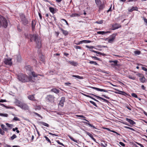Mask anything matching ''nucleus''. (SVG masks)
Segmentation results:
<instances>
[{
  "label": "nucleus",
  "mask_w": 147,
  "mask_h": 147,
  "mask_svg": "<svg viewBox=\"0 0 147 147\" xmlns=\"http://www.w3.org/2000/svg\"><path fill=\"white\" fill-rule=\"evenodd\" d=\"M30 40L31 42L32 40L34 41L36 45V47L39 49L41 47V40L40 38L38 37L37 34H34L33 35L30 34Z\"/></svg>",
  "instance_id": "1"
},
{
  "label": "nucleus",
  "mask_w": 147,
  "mask_h": 147,
  "mask_svg": "<svg viewBox=\"0 0 147 147\" xmlns=\"http://www.w3.org/2000/svg\"><path fill=\"white\" fill-rule=\"evenodd\" d=\"M18 79L20 81L23 82H28L29 81H33L31 76L28 77L26 75L22 74H20L18 75Z\"/></svg>",
  "instance_id": "2"
},
{
  "label": "nucleus",
  "mask_w": 147,
  "mask_h": 147,
  "mask_svg": "<svg viewBox=\"0 0 147 147\" xmlns=\"http://www.w3.org/2000/svg\"><path fill=\"white\" fill-rule=\"evenodd\" d=\"M1 21L0 20V27L1 26L6 28L7 26V22L5 18L3 17L1 18Z\"/></svg>",
  "instance_id": "3"
},
{
  "label": "nucleus",
  "mask_w": 147,
  "mask_h": 147,
  "mask_svg": "<svg viewBox=\"0 0 147 147\" xmlns=\"http://www.w3.org/2000/svg\"><path fill=\"white\" fill-rule=\"evenodd\" d=\"M20 18L21 22L24 25H26L28 23V21L26 19L25 16L24 14H22L20 15Z\"/></svg>",
  "instance_id": "4"
},
{
  "label": "nucleus",
  "mask_w": 147,
  "mask_h": 147,
  "mask_svg": "<svg viewBox=\"0 0 147 147\" xmlns=\"http://www.w3.org/2000/svg\"><path fill=\"white\" fill-rule=\"evenodd\" d=\"M54 97L51 95H49L47 96L46 99L48 101L53 102L54 101Z\"/></svg>",
  "instance_id": "5"
},
{
  "label": "nucleus",
  "mask_w": 147,
  "mask_h": 147,
  "mask_svg": "<svg viewBox=\"0 0 147 147\" xmlns=\"http://www.w3.org/2000/svg\"><path fill=\"white\" fill-rule=\"evenodd\" d=\"M19 107L22 109L24 110H28V106L24 103H22L21 105H20Z\"/></svg>",
  "instance_id": "6"
},
{
  "label": "nucleus",
  "mask_w": 147,
  "mask_h": 147,
  "mask_svg": "<svg viewBox=\"0 0 147 147\" xmlns=\"http://www.w3.org/2000/svg\"><path fill=\"white\" fill-rule=\"evenodd\" d=\"M90 88L94 89L95 90L98 91H99L101 92H108V90H107L105 89H100L96 87H91Z\"/></svg>",
  "instance_id": "7"
},
{
  "label": "nucleus",
  "mask_w": 147,
  "mask_h": 147,
  "mask_svg": "<svg viewBox=\"0 0 147 147\" xmlns=\"http://www.w3.org/2000/svg\"><path fill=\"white\" fill-rule=\"evenodd\" d=\"M65 98L64 97H61V100L59 103V105L61 107L63 106L64 102H65Z\"/></svg>",
  "instance_id": "8"
},
{
  "label": "nucleus",
  "mask_w": 147,
  "mask_h": 147,
  "mask_svg": "<svg viewBox=\"0 0 147 147\" xmlns=\"http://www.w3.org/2000/svg\"><path fill=\"white\" fill-rule=\"evenodd\" d=\"M91 42V41L89 40H84L80 41L78 43H75V44L77 45H79L82 43H89Z\"/></svg>",
  "instance_id": "9"
},
{
  "label": "nucleus",
  "mask_w": 147,
  "mask_h": 147,
  "mask_svg": "<svg viewBox=\"0 0 147 147\" xmlns=\"http://www.w3.org/2000/svg\"><path fill=\"white\" fill-rule=\"evenodd\" d=\"M4 63L6 65H11L12 64L11 59H5L4 61Z\"/></svg>",
  "instance_id": "10"
},
{
  "label": "nucleus",
  "mask_w": 147,
  "mask_h": 147,
  "mask_svg": "<svg viewBox=\"0 0 147 147\" xmlns=\"http://www.w3.org/2000/svg\"><path fill=\"white\" fill-rule=\"evenodd\" d=\"M112 27L113 28V30H115L121 27V25L118 24H115L112 25Z\"/></svg>",
  "instance_id": "11"
},
{
  "label": "nucleus",
  "mask_w": 147,
  "mask_h": 147,
  "mask_svg": "<svg viewBox=\"0 0 147 147\" xmlns=\"http://www.w3.org/2000/svg\"><path fill=\"white\" fill-rule=\"evenodd\" d=\"M59 28L62 32L63 34L65 36L67 35L68 34V32L67 30H64L60 27Z\"/></svg>",
  "instance_id": "12"
},
{
  "label": "nucleus",
  "mask_w": 147,
  "mask_h": 147,
  "mask_svg": "<svg viewBox=\"0 0 147 147\" xmlns=\"http://www.w3.org/2000/svg\"><path fill=\"white\" fill-rule=\"evenodd\" d=\"M91 94L92 95H93V96H95V97H96L100 99H101L102 100H104V101H105V102L107 103H108L109 102V101L107 100H106V99H104V98H102L101 97H100L99 96H97L95 95L94 94Z\"/></svg>",
  "instance_id": "13"
},
{
  "label": "nucleus",
  "mask_w": 147,
  "mask_h": 147,
  "mask_svg": "<svg viewBox=\"0 0 147 147\" xmlns=\"http://www.w3.org/2000/svg\"><path fill=\"white\" fill-rule=\"evenodd\" d=\"M99 12H100V11L102 10L105 7V5L103 3L99 5Z\"/></svg>",
  "instance_id": "14"
},
{
  "label": "nucleus",
  "mask_w": 147,
  "mask_h": 147,
  "mask_svg": "<svg viewBox=\"0 0 147 147\" xmlns=\"http://www.w3.org/2000/svg\"><path fill=\"white\" fill-rule=\"evenodd\" d=\"M115 34L112 35L111 36V37L110 38V39L109 40V42L110 43L112 42H113L115 39Z\"/></svg>",
  "instance_id": "15"
},
{
  "label": "nucleus",
  "mask_w": 147,
  "mask_h": 147,
  "mask_svg": "<svg viewBox=\"0 0 147 147\" xmlns=\"http://www.w3.org/2000/svg\"><path fill=\"white\" fill-rule=\"evenodd\" d=\"M126 120L127 121L129 122L131 124L134 125L136 123L135 122H134L133 120L130 119L126 118Z\"/></svg>",
  "instance_id": "16"
},
{
  "label": "nucleus",
  "mask_w": 147,
  "mask_h": 147,
  "mask_svg": "<svg viewBox=\"0 0 147 147\" xmlns=\"http://www.w3.org/2000/svg\"><path fill=\"white\" fill-rule=\"evenodd\" d=\"M86 133L87 135L90 137L95 142L96 141V139L93 138V136L90 133L86 131Z\"/></svg>",
  "instance_id": "17"
},
{
  "label": "nucleus",
  "mask_w": 147,
  "mask_h": 147,
  "mask_svg": "<svg viewBox=\"0 0 147 147\" xmlns=\"http://www.w3.org/2000/svg\"><path fill=\"white\" fill-rule=\"evenodd\" d=\"M34 96V95H29L28 96V98L30 100H35V99Z\"/></svg>",
  "instance_id": "18"
},
{
  "label": "nucleus",
  "mask_w": 147,
  "mask_h": 147,
  "mask_svg": "<svg viewBox=\"0 0 147 147\" xmlns=\"http://www.w3.org/2000/svg\"><path fill=\"white\" fill-rule=\"evenodd\" d=\"M134 10H136V11H138V8L137 7H133L131 9H128V11L129 12H131L133 11Z\"/></svg>",
  "instance_id": "19"
},
{
  "label": "nucleus",
  "mask_w": 147,
  "mask_h": 147,
  "mask_svg": "<svg viewBox=\"0 0 147 147\" xmlns=\"http://www.w3.org/2000/svg\"><path fill=\"white\" fill-rule=\"evenodd\" d=\"M69 63L71 65L76 66L78 65V63L76 62H75L74 61H69Z\"/></svg>",
  "instance_id": "20"
},
{
  "label": "nucleus",
  "mask_w": 147,
  "mask_h": 147,
  "mask_svg": "<svg viewBox=\"0 0 147 147\" xmlns=\"http://www.w3.org/2000/svg\"><path fill=\"white\" fill-rule=\"evenodd\" d=\"M36 25V22L34 20H32V29L33 30L35 29V26Z\"/></svg>",
  "instance_id": "21"
},
{
  "label": "nucleus",
  "mask_w": 147,
  "mask_h": 147,
  "mask_svg": "<svg viewBox=\"0 0 147 147\" xmlns=\"http://www.w3.org/2000/svg\"><path fill=\"white\" fill-rule=\"evenodd\" d=\"M139 80L142 83H144L146 80V78L143 76L142 77L140 78Z\"/></svg>",
  "instance_id": "22"
},
{
  "label": "nucleus",
  "mask_w": 147,
  "mask_h": 147,
  "mask_svg": "<svg viewBox=\"0 0 147 147\" xmlns=\"http://www.w3.org/2000/svg\"><path fill=\"white\" fill-rule=\"evenodd\" d=\"M51 91L53 92L56 93H57L59 92V90H57L56 88H53L51 90Z\"/></svg>",
  "instance_id": "23"
},
{
  "label": "nucleus",
  "mask_w": 147,
  "mask_h": 147,
  "mask_svg": "<svg viewBox=\"0 0 147 147\" xmlns=\"http://www.w3.org/2000/svg\"><path fill=\"white\" fill-rule=\"evenodd\" d=\"M109 32H105V31H98L97 32V33L98 34H101L102 35H104L106 33Z\"/></svg>",
  "instance_id": "24"
},
{
  "label": "nucleus",
  "mask_w": 147,
  "mask_h": 147,
  "mask_svg": "<svg viewBox=\"0 0 147 147\" xmlns=\"http://www.w3.org/2000/svg\"><path fill=\"white\" fill-rule=\"evenodd\" d=\"M1 126L2 129L6 131L8 130V129L7 128L5 127V126L4 125L1 124Z\"/></svg>",
  "instance_id": "25"
},
{
  "label": "nucleus",
  "mask_w": 147,
  "mask_h": 147,
  "mask_svg": "<svg viewBox=\"0 0 147 147\" xmlns=\"http://www.w3.org/2000/svg\"><path fill=\"white\" fill-rule=\"evenodd\" d=\"M14 58L17 59V60L18 61H20L21 59V57L20 55H19L18 56H14Z\"/></svg>",
  "instance_id": "26"
},
{
  "label": "nucleus",
  "mask_w": 147,
  "mask_h": 147,
  "mask_svg": "<svg viewBox=\"0 0 147 147\" xmlns=\"http://www.w3.org/2000/svg\"><path fill=\"white\" fill-rule=\"evenodd\" d=\"M40 123L41 124H42V125H43L47 127H49V125L45 122H40Z\"/></svg>",
  "instance_id": "27"
},
{
  "label": "nucleus",
  "mask_w": 147,
  "mask_h": 147,
  "mask_svg": "<svg viewBox=\"0 0 147 147\" xmlns=\"http://www.w3.org/2000/svg\"><path fill=\"white\" fill-rule=\"evenodd\" d=\"M49 9L50 10V11L53 13H55V9L53 8L52 7H49Z\"/></svg>",
  "instance_id": "28"
},
{
  "label": "nucleus",
  "mask_w": 147,
  "mask_h": 147,
  "mask_svg": "<svg viewBox=\"0 0 147 147\" xmlns=\"http://www.w3.org/2000/svg\"><path fill=\"white\" fill-rule=\"evenodd\" d=\"M68 136L69 137V138L72 141H74L75 142L78 143V141L77 140H75L73 137H72L71 136H70L68 135Z\"/></svg>",
  "instance_id": "29"
},
{
  "label": "nucleus",
  "mask_w": 147,
  "mask_h": 147,
  "mask_svg": "<svg viewBox=\"0 0 147 147\" xmlns=\"http://www.w3.org/2000/svg\"><path fill=\"white\" fill-rule=\"evenodd\" d=\"M80 15L79 14L74 13L72 14L70 16L71 17H78Z\"/></svg>",
  "instance_id": "30"
},
{
  "label": "nucleus",
  "mask_w": 147,
  "mask_h": 147,
  "mask_svg": "<svg viewBox=\"0 0 147 147\" xmlns=\"http://www.w3.org/2000/svg\"><path fill=\"white\" fill-rule=\"evenodd\" d=\"M95 1L96 4L97 5H99L101 4L100 0H95Z\"/></svg>",
  "instance_id": "31"
},
{
  "label": "nucleus",
  "mask_w": 147,
  "mask_h": 147,
  "mask_svg": "<svg viewBox=\"0 0 147 147\" xmlns=\"http://www.w3.org/2000/svg\"><path fill=\"white\" fill-rule=\"evenodd\" d=\"M89 63L91 64H93L95 65H98V64L95 61H90Z\"/></svg>",
  "instance_id": "32"
},
{
  "label": "nucleus",
  "mask_w": 147,
  "mask_h": 147,
  "mask_svg": "<svg viewBox=\"0 0 147 147\" xmlns=\"http://www.w3.org/2000/svg\"><path fill=\"white\" fill-rule=\"evenodd\" d=\"M112 62H113V63H114V64L112 63L111 64V65H117V63H118V61L117 60H115V61H113Z\"/></svg>",
  "instance_id": "33"
},
{
  "label": "nucleus",
  "mask_w": 147,
  "mask_h": 147,
  "mask_svg": "<svg viewBox=\"0 0 147 147\" xmlns=\"http://www.w3.org/2000/svg\"><path fill=\"white\" fill-rule=\"evenodd\" d=\"M31 74L34 77H37L38 76V75L36 74V73L34 71H32L31 73Z\"/></svg>",
  "instance_id": "34"
},
{
  "label": "nucleus",
  "mask_w": 147,
  "mask_h": 147,
  "mask_svg": "<svg viewBox=\"0 0 147 147\" xmlns=\"http://www.w3.org/2000/svg\"><path fill=\"white\" fill-rule=\"evenodd\" d=\"M0 116H2L3 117H7L8 116V115L6 113H0Z\"/></svg>",
  "instance_id": "35"
},
{
  "label": "nucleus",
  "mask_w": 147,
  "mask_h": 147,
  "mask_svg": "<svg viewBox=\"0 0 147 147\" xmlns=\"http://www.w3.org/2000/svg\"><path fill=\"white\" fill-rule=\"evenodd\" d=\"M95 53L98 54H100L102 55L103 56H105L106 54L105 53H102L98 51H96Z\"/></svg>",
  "instance_id": "36"
},
{
  "label": "nucleus",
  "mask_w": 147,
  "mask_h": 147,
  "mask_svg": "<svg viewBox=\"0 0 147 147\" xmlns=\"http://www.w3.org/2000/svg\"><path fill=\"white\" fill-rule=\"evenodd\" d=\"M16 136L15 134H13V136L11 137L10 139L11 140H12L14 139L15 138H16Z\"/></svg>",
  "instance_id": "37"
},
{
  "label": "nucleus",
  "mask_w": 147,
  "mask_h": 147,
  "mask_svg": "<svg viewBox=\"0 0 147 147\" xmlns=\"http://www.w3.org/2000/svg\"><path fill=\"white\" fill-rule=\"evenodd\" d=\"M16 105L19 107V106L20 105H21V104L22 103V102H20V101L18 100L16 102Z\"/></svg>",
  "instance_id": "38"
},
{
  "label": "nucleus",
  "mask_w": 147,
  "mask_h": 147,
  "mask_svg": "<svg viewBox=\"0 0 147 147\" xmlns=\"http://www.w3.org/2000/svg\"><path fill=\"white\" fill-rule=\"evenodd\" d=\"M128 77L129 78L133 80H134L136 79V78L135 77L132 76H131V75L129 76H128Z\"/></svg>",
  "instance_id": "39"
},
{
  "label": "nucleus",
  "mask_w": 147,
  "mask_h": 147,
  "mask_svg": "<svg viewBox=\"0 0 147 147\" xmlns=\"http://www.w3.org/2000/svg\"><path fill=\"white\" fill-rule=\"evenodd\" d=\"M45 138L46 139V140H47L48 142H49L50 143H51V142L50 139L46 136H44Z\"/></svg>",
  "instance_id": "40"
},
{
  "label": "nucleus",
  "mask_w": 147,
  "mask_h": 147,
  "mask_svg": "<svg viewBox=\"0 0 147 147\" xmlns=\"http://www.w3.org/2000/svg\"><path fill=\"white\" fill-rule=\"evenodd\" d=\"M134 53L135 54L139 55L140 54L141 52L139 51H135Z\"/></svg>",
  "instance_id": "41"
},
{
  "label": "nucleus",
  "mask_w": 147,
  "mask_h": 147,
  "mask_svg": "<svg viewBox=\"0 0 147 147\" xmlns=\"http://www.w3.org/2000/svg\"><path fill=\"white\" fill-rule=\"evenodd\" d=\"M136 75L137 76H138L140 78L142 77L143 76H144L142 74L139 73L137 74Z\"/></svg>",
  "instance_id": "42"
},
{
  "label": "nucleus",
  "mask_w": 147,
  "mask_h": 147,
  "mask_svg": "<svg viewBox=\"0 0 147 147\" xmlns=\"http://www.w3.org/2000/svg\"><path fill=\"white\" fill-rule=\"evenodd\" d=\"M73 77H76L78 78L79 79H82V78L80 76H76V75H73L72 76Z\"/></svg>",
  "instance_id": "43"
},
{
  "label": "nucleus",
  "mask_w": 147,
  "mask_h": 147,
  "mask_svg": "<svg viewBox=\"0 0 147 147\" xmlns=\"http://www.w3.org/2000/svg\"><path fill=\"white\" fill-rule=\"evenodd\" d=\"M41 109V108L40 106H37L35 107V109L36 110H40Z\"/></svg>",
  "instance_id": "44"
},
{
  "label": "nucleus",
  "mask_w": 147,
  "mask_h": 147,
  "mask_svg": "<svg viewBox=\"0 0 147 147\" xmlns=\"http://www.w3.org/2000/svg\"><path fill=\"white\" fill-rule=\"evenodd\" d=\"M95 23L98 24H102L103 23V20H100V21H96L95 22Z\"/></svg>",
  "instance_id": "45"
},
{
  "label": "nucleus",
  "mask_w": 147,
  "mask_h": 147,
  "mask_svg": "<svg viewBox=\"0 0 147 147\" xmlns=\"http://www.w3.org/2000/svg\"><path fill=\"white\" fill-rule=\"evenodd\" d=\"M0 105H1V106L2 107H5L6 108H10V107H7V106H6L5 105H4L3 104H0Z\"/></svg>",
  "instance_id": "46"
},
{
  "label": "nucleus",
  "mask_w": 147,
  "mask_h": 147,
  "mask_svg": "<svg viewBox=\"0 0 147 147\" xmlns=\"http://www.w3.org/2000/svg\"><path fill=\"white\" fill-rule=\"evenodd\" d=\"M56 142L59 144L65 147V145L62 143L60 142L59 140H57Z\"/></svg>",
  "instance_id": "47"
},
{
  "label": "nucleus",
  "mask_w": 147,
  "mask_h": 147,
  "mask_svg": "<svg viewBox=\"0 0 147 147\" xmlns=\"http://www.w3.org/2000/svg\"><path fill=\"white\" fill-rule=\"evenodd\" d=\"M74 47L77 49H82L81 47H80L77 45L74 46Z\"/></svg>",
  "instance_id": "48"
},
{
  "label": "nucleus",
  "mask_w": 147,
  "mask_h": 147,
  "mask_svg": "<svg viewBox=\"0 0 147 147\" xmlns=\"http://www.w3.org/2000/svg\"><path fill=\"white\" fill-rule=\"evenodd\" d=\"M131 96L137 98L138 97L137 95L136 94L134 93H132L131 94Z\"/></svg>",
  "instance_id": "49"
},
{
  "label": "nucleus",
  "mask_w": 147,
  "mask_h": 147,
  "mask_svg": "<svg viewBox=\"0 0 147 147\" xmlns=\"http://www.w3.org/2000/svg\"><path fill=\"white\" fill-rule=\"evenodd\" d=\"M91 57L93 58V59H95V60H100V59L99 58H98L96 57H95V56H92Z\"/></svg>",
  "instance_id": "50"
},
{
  "label": "nucleus",
  "mask_w": 147,
  "mask_h": 147,
  "mask_svg": "<svg viewBox=\"0 0 147 147\" xmlns=\"http://www.w3.org/2000/svg\"><path fill=\"white\" fill-rule=\"evenodd\" d=\"M13 120L14 121H20L19 119L16 117H14L13 119Z\"/></svg>",
  "instance_id": "51"
},
{
  "label": "nucleus",
  "mask_w": 147,
  "mask_h": 147,
  "mask_svg": "<svg viewBox=\"0 0 147 147\" xmlns=\"http://www.w3.org/2000/svg\"><path fill=\"white\" fill-rule=\"evenodd\" d=\"M90 103L92 104L94 106H95L96 107H97L96 105L94 102L92 101H90Z\"/></svg>",
  "instance_id": "52"
},
{
  "label": "nucleus",
  "mask_w": 147,
  "mask_h": 147,
  "mask_svg": "<svg viewBox=\"0 0 147 147\" xmlns=\"http://www.w3.org/2000/svg\"><path fill=\"white\" fill-rule=\"evenodd\" d=\"M4 132L0 128V134L2 135H3L4 134Z\"/></svg>",
  "instance_id": "53"
},
{
  "label": "nucleus",
  "mask_w": 147,
  "mask_h": 147,
  "mask_svg": "<svg viewBox=\"0 0 147 147\" xmlns=\"http://www.w3.org/2000/svg\"><path fill=\"white\" fill-rule=\"evenodd\" d=\"M86 47L88 49H93L94 48V47L93 46H88V45H86Z\"/></svg>",
  "instance_id": "54"
},
{
  "label": "nucleus",
  "mask_w": 147,
  "mask_h": 147,
  "mask_svg": "<svg viewBox=\"0 0 147 147\" xmlns=\"http://www.w3.org/2000/svg\"><path fill=\"white\" fill-rule=\"evenodd\" d=\"M125 128H127V129H130V130H131L132 131H134V129L132 128H131V127H127V126H125Z\"/></svg>",
  "instance_id": "55"
},
{
  "label": "nucleus",
  "mask_w": 147,
  "mask_h": 147,
  "mask_svg": "<svg viewBox=\"0 0 147 147\" xmlns=\"http://www.w3.org/2000/svg\"><path fill=\"white\" fill-rule=\"evenodd\" d=\"M34 114H35V115H37L39 117H40L41 119L42 118V117L39 114H38V113H36V112H34Z\"/></svg>",
  "instance_id": "56"
},
{
  "label": "nucleus",
  "mask_w": 147,
  "mask_h": 147,
  "mask_svg": "<svg viewBox=\"0 0 147 147\" xmlns=\"http://www.w3.org/2000/svg\"><path fill=\"white\" fill-rule=\"evenodd\" d=\"M6 124L7 125V126L9 127H11L13 125H12L8 123H6Z\"/></svg>",
  "instance_id": "57"
},
{
  "label": "nucleus",
  "mask_w": 147,
  "mask_h": 147,
  "mask_svg": "<svg viewBox=\"0 0 147 147\" xmlns=\"http://www.w3.org/2000/svg\"><path fill=\"white\" fill-rule=\"evenodd\" d=\"M119 144L123 146H125L124 144L122 142H119Z\"/></svg>",
  "instance_id": "58"
},
{
  "label": "nucleus",
  "mask_w": 147,
  "mask_h": 147,
  "mask_svg": "<svg viewBox=\"0 0 147 147\" xmlns=\"http://www.w3.org/2000/svg\"><path fill=\"white\" fill-rule=\"evenodd\" d=\"M61 20L63 21H65V23H66V24L68 26L69 25V24H68V23L67 22V21L65 20L64 19H62Z\"/></svg>",
  "instance_id": "59"
},
{
  "label": "nucleus",
  "mask_w": 147,
  "mask_h": 147,
  "mask_svg": "<svg viewBox=\"0 0 147 147\" xmlns=\"http://www.w3.org/2000/svg\"><path fill=\"white\" fill-rule=\"evenodd\" d=\"M76 116L78 117H82V118H85V117L83 115H76Z\"/></svg>",
  "instance_id": "60"
},
{
  "label": "nucleus",
  "mask_w": 147,
  "mask_h": 147,
  "mask_svg": "<svg viewBox=\"0 0 147 147\" xmlns=\"http://www.w3.org/2000/svg\"><path fill=\"white\" fill-rule=\"evenodd\" d=\"M142 70H144L145 71H147V69H146V68H145L144 67H142Z\"/></svg>",
  "instance_id": "61"
},
{
  "label": "nucleus",
  "mask_w": 147,
  "mask_h": 147,
  "mask_svg": "<svg viewBox=\"0 0 147 147\" xmlns=\"http://www.w3.org/2000/svg\"><path fill=\"white\" fill-rule=\"evenodd\" d=\"M125 107L126 108H127L128 109H129V110L130 111L131 110V108H130V107H129V106H127V105L125 106Z\"/></svg>",
  "instance_id": "62"
},
{
  "label": "nucleus",
  "mask_w": 147,
  "mask_h": 147,
  "mask_svg": "<svg viewBox=\"0 0 147 147\" xmlns=\"http://www.w3.org/2000/svg\"><path fill=\"white\" fill-rule=\"evenodd\" d=\"M143 19L144 22H146L147 24V19L144 17L143 18Z\"/></svg>",
  "instance_id": "63"
},
{
  "label": "nucleus",
  "mask_w": 147,
  "mask_h": 147,
  "mask_svg": "<svg viewBox=\"0 0 147 147\" xmlns=\"http://www.w3.org/2000/svg\"><path fill=\"white\" fill-rule=\"evenodd\" d=\"M136 143L138 145H139L141 147H144L143 145L142 144H140V143H138V142H136Z\"/></svg>",
  "instance_id": "64"
}]
</instances>
